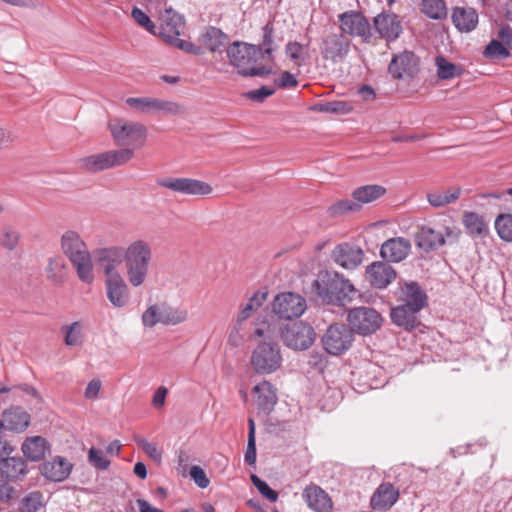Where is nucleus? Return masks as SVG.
Wrapping results in <instances>:
<instances>
[{
    "instance_id": "f257e3e1",
    "label": "nucleus",
    "mask_w": 512,
    "mask_h": 512,
    "mask_svg": "<svg viewBox=\"0 0 512 512\" xmlns=\"http://www.w3.org/2000/svg\"><path fill=\"white\" fill-rule=\"evenodd\" d=\"M312 288L322 303L335 306L351 302L357 293L349 279L332 270L319 271Z\"/></svg>"
},
{
    "instance_id": "f03ea898",
    "label": "nucleus",
    "mask_w": 512,
    "mask_h": 512,
    "mask_svg": "<svg viewBox=\"0 0 512 512\" xmlns=\"http://www.w3.org/2000/svg\"><path fill=\"white\" fill-rule=\"evenodd\" d=\"M152 260V245L144 239L131 241L125 247V275L132 287H140L146 282Z\"/></svg>"
},
{
    "instance_id": "7ed1b4c3",
    "label": "nucleus",
    "mask_w": 512,
    "mask_h": 512,
    "mask_svg": "<svg viewBox=\"0 0 512 512\" xmlns=\"http://www.w3.org/2000/svg\"><path fill=\"white\" fill-rule=\"evenodd\" d=\"M60 248L74 267L78 278L91 284L94 281L93 262L80 234L74 230L65 231L60 238Z\"/></svg>"
},
{
    "instance_id": "20e7f679",
    "label": "nucleus",
    "mask_w": 512,
    "mask_h": 512,
    "mask_svg": "<svg viewBox=\"0 0 512 512\" xmlns=\"http://www.w3.org/2000/svg\"><path fill=\"white\" fill-rule=\"evenodd\" d=\"M226 52L230 64L238 70L241 76L254 77L272 73L270 68L256 66L261 54L260 48L256 45L235 41L228 46Z\"/></svg>"
},
{
    "instance_id": "39448f33",
    "label": "nucleus",
    "mask_w": 512,
    "mask_h": 512,
    "mask_svg": "<svg viewBox=\"0 0 512 512\" xmlns=\"http://www.w3.org/2000/svg\"><path fill=\"white\" fill-rule=\"evenodd\" d=\"M254 335L265 338L252 351L250 362L254 371L263 375L276 372L282 365L280 346L276 342L266 340L270 338L269 329L258 327Z\"/></svg>"
},
{
    "instance_id": "423d86ee",
    "label": "nucleus",
    "mask_w": 512,
    "mask_h": 512,
    "mask_svg": "<svg viewBox=\"0 0 512 512\" xmlns=\"http://www.w3.org/2000/svg\"><path fill=\"white\" fill-rule=\"evenodd\" d=\"M109 128L115 143L124 149L134 151L145 144L147 128L141 123L116 120L109 124Z\"/></svg>"
},
{
    "instance_id": "0eeeda50",
    "label": "nucleus",
    "mask_w": 512,
    "mask_h": 512,
    "mask_svg": "<svg viewBox=\"0 0 512 512\" xmlns=\"http://www.w3.org/2000/svg\"><path fill=\"white\" fill-rule=\"evenodd\" d=\"M132 158V149L110 150L79 159L78 167L87 172L97 173L113 167L125 165Z\"/></svg>"
},
{
    "instance_id": "6e6552de",
    "label": "nucleus",
    "mask_w": 512,
    "mask_h": 512,
    "mask_svg": "<svg viewBox=\"0 0 512 512\" xmlns=\"http://www.w3.org/2000/svg\"><path fill=\"white\" fill-rule=\"evenodd\" d=\"M346 320L352 333H357L361 336L376 333L383 323L381 314L369 306H359L350 309Z\"/></svg>"
},
{
    "instance_id": "1a4fd4ad",
    "label": "nucleus",
    "mask_w": 512,
    "mask_h": 512,
    "mask_svg": "<svg viewBox=\"0 0 512 512\" xmlns=\"http://www.w3.org/2000/svg\"><path fill=\"white\" fill-rule=\"evenodd\" d=\"M127 105L143 114H163V115H181L185 112L184 107L173 101L163 100L153 97H129L126 99Z\"/></svg>"
},
{
    "instance_id": "9d476101",
    "label": "nucleus",
    "mask_w": 512,
    "mask_h": 512,
    "mask_svg": "<svg viewBox=\"0 0 512 512\" xmlns=\"http://www.w3.org/2000/svg\"><path fill=\"white\" fill-rule=\"evenodd\" d=\"M160 187L186 196H206L213 192L212 186L204 181L187 177H165L157 179Z\"/></svg>"
},
{
    "instance_id": "9b49d317",
    "label": "nucleus",
    "mask_w": 512,
    "mask_h": 512,
    "mask_svg": "<svg viewBox=\"0 0 512 512\" xmlns=\"http://www.w3.org/2000/svg\"><path fill=\"white\" fill-rule=\"evenodd\" d=\"M340 32L350 37H358L362 42L369 43L372 38L371 25L368 19L358 11H346L338 15Z\"/></svg>"
},
{
    "instance_id": "f8f14e48",
    "label": "nucleus",
    "mask_w": 512,
    "mask_h": 512,
    "mask_svg": "<svg viewBox=\"0 0 512 512\" xmlns=\"http://www.w3.org/2000/svg\"><path fill=\"white\" fill-rule=\"evenodd\" d=\"M284 344L294 350H306L315 341L316 333L310 325L300 321L281 328Z\"/></svg>"
},
{
    "instance_id": "ddd939ff",
    "label": "nucleus",
    "mask_w": 512,
    "mask_h": 512,
    "mask_svg": "<svg viewBox=\"0 0 512 512\" xmlns=\"http://www.w3.org/2000/svg\"><path fill=\"white\" fill-rule=\"evenodd\" d=\"M351 40L339 32L324 35L320 42V53L324 60L332 63L342 62L350 52Z\"/></svg>"
},
{
    "instance_id": "4468645a",
    "label": "nucleus",
    "mask_w": 512,
    "mask_h": 512,
    "mask_svg": "<svg viewBox=\"0 0 512 512\" xmlns=\"http://www.w3.org/2000/svg\"><path fill=\"white\" fill-rule=\"evenodd\" d=\"M306 300L293 292L278 294L272 303L273 313L280 319L292 320L299 318L306 310Z\"/></svg>"
},
{
    "instance_id": "2eb2a0df",
    "label": "nucleus",
    "mask_w": 512,
    "mask_h": 512,
    "mask_svg": "<svg viewBox=\"0 0 512 512\" xmlns=\"http://www.w3.org/2000/svg\"><path fill=\"white\" fill-rule=\"evenodd\" d=\"M353 333L344 324L329 326L322 338L324 349L331 355H340L347 351L353 342Z\"/></svg>"
},
{
    "instance_id": "dca6fc26",
    "label": "nucleus",
    "mask_w": 512,
    "mask_h": 512,
    "mask_svg": "<svg viewBox=\"0 0 512 512\" xmlns=\"http://www.w3.org/2000/svg\"><path fill=\"white\" fill-rule=\"evenodd\" d=\"M388 71L395 79L414 77L419 71V59L411 51L395 54L388 66Z\"/></svg>"
},
{
    "instance_id": "f3484780",
    "label": "nucleus",
    "mask_w": 512,
    "mask_h": 512,
    "mask_svg": "<svg viewBox=\"0 0 512 512\" xmlns=\"http://www.w3.org/2000/svg\"><path fill=\"white\" fill-rule=\"evenodd\" d=\"M375 31L387 42H393L400 37L403 31L402 23L393 12L382 11L373 19Z\"/></svg>"
},
{
    "instance_id": "a211bd4d",
    "label": "nucleus",
    "mask_w": 512,
    "mask_h": 512,
    "mask_svg": "<svg viewBox=\"0 0 512 512\" xmlns=\"http://www.w3.org/2000/svg\"><path fill=\"white\" fill-rule=\"evenodd\" d=\"M331 258L340 267L353 270L363 262L364 252L359 246L344 242L334 247Z\"/></svg>"
},
{
    "instance_id": "6ab92c4d",
    "label": "nucleus",
    "mask_w": 512,
    "mask_h": 512,
    "mask_svg": "<svg viewBox=\"0 0 512 512\" xmlns=\"http://www.w3.org/2000/svg\"><path fill=\"white\" fill-rule=\"evenodd\" d=\"M397 301L400 304L422 310L428 302L426 292L415 281L400 282L396 292Z\"/></svg>"
},
{
    "instance_id": "aec40b11",
    "label": "nucleus",
    "mask_w": 512,
    "mask_h": 512,
    "mask_svg": "<svg viewBox=\"0 0 512 512\" xmlns=\"http://www.w3.org/2000/svg\"><path fill=\"white\" fill-rule=\"evenodd\" d=\"M106 295L110 303L116 308L125 307L130 299L127 283L120 273H112L105 277Z\"/></svg>"
},
{
    "instance_id": "412c9836",
    "label": "nucleus",
    "mask_w": 512,
    "mask_h": 512,
    "mask_svg": "<svg viewBox=\"0 0 512 512\" xmlns=\"http://www.w3.org/2000/svg\"><path fill=\"white\" fill-rule=\"evenodd\" d=\"M396 276L395 269L388 262L376 261L366 268V278L376 289H385L396 279Z\"/></svg>"
},
{
    "instance_id": "4be33fe9",
    "label": "nucleus",
    "mask_w": 512,
    "mask_h": 512,
    "mask_svg": "<svg viewBox=\"0 0 512 512\" xmlns=\"http://www.w3.org/2000/svg\"><path fill=\"white\" fill-rule=\"evenodd\" d=\"M97 262L102 266L105 277H110L112 273H120L117 265L124 262L125 247L110 246L97 249L95 251Z\"/></svg>"
},
{
    "instance_id": "5701e85b",
    "label": "nucleus",
    "mask_w": 512,
    "mask_h": 512,
    "mask_svg": "<svg viewBox=\"0 0 512 512\" xmlns=\"http://www.w3.org/2000/svg\"><path fill=\"white\" fill-rule=\"evenodd\" d=\"M410 251V241L403 237H396L390 238L382 244L380 256L386 262L399 263L409 255Z\"/></svg>"
},
{
    "instance_id": "b1692460",
    "label": "nucleus",
    "mask_w": 512,
    "mask_h": 512,
    "mask_svg": "<svg viewBox=\"0 0 512 512\" xmlns=\"http://www.w3.org/2000/svg\"><path fill=\"white\" fill-rule=\"evenodd\" d=\"M302 498L314 512H331L333 504L329 495L318 485L310 484L302 492Z\"/></svg>"
},
{
    "instance_id": "393cba45",
    "label": "nucleus",
    "mask_w": 512,
    "mask_h": 512,
    "mask_svg": "<svg viewBox=\"0 0 512 512\" xmlns=\"http://www.w3.org/2000/svg\"><path fill=\"white\" fill-rule=\"evenodd\" d=\"M420 311L413 307L399 304L391 309L390 317L395 325L407 331H412L420 325Z\"/></svg>"
},
{
    "instance_id": "a878e982",
    "label": "nucleus",
    "mask_w": 512,
    "mask_h": 512,
    "mask_svg": "<svg viewBox=\"0 0 512 512\" xmlns=\"http://www.w3.org/2000/svg\"><path fill=\"white\" fill-rule=\"evenodd\" d=\"M73 465L65 458L57 456L41 466L42 475L54 482H61L67 479L72 471Z\"/></svg>"
},
{
    "instance_id": "bb28decb",
    "label": "nucleus",
    "mask_w": 512,
    "mask_h": 512,
    "mask_svg": "<svg viewBox=\"0 0 512 512\" xmlns=\"http://www.w3.org/2000/svg\"><path fill=\"white\" fill-rule=\"evenodd\" d=\"M160 21L161 35L167 41H172L179 36L184 26L182 16L172 8H167L160 13Z\"/></svg>"
},
{
    "instance_id": "cd10ccee",
    "label": "nucleus",
    "mask_w": 512,
    "mask_h": 512,
    "mask_svg": "<svg viewBox=\"0 0 512 512\" xmlns=\"http://www.w3.org/2000/svg\"><path fill=\"white\" fill-rule=\"evenodd\" d=\"M63 342L67 347H81L87 336V328L82 320L63 324L60 327Z\"/></svg>"
},
{
    "instance_id": "c85d7f7f",
    "label": "nucleus",
    "mask_w": 512,
    "mask_h": 512,
    "mask_svg": "<svg viewBox=\"0 0 512 512\" xmlns=\"http://www.w3.org/2000/svg\"><path fill=\"white\" fill-rule=\"evenodd\" d=\"M69 267L61 255H53L47 259L45 274L47 280L55 286H62L68 277Z\"/></svg>"
},
{
    "instance_id": "c756f323",
    "label": "nucleus",
    "mask_w": 512,
    "mask_h": 512,
    "mask_svg": "<svg viewBox=\"0 0 512 512\" xmlns=\"http://www.w3.org/2000/svg\"><path fill=\"white\" fill-rule=\"evenodd\" d=\"M399 498V491L391 483H382L371 497V506L375 510L391 508Z\"/></svg>"
},
{
    "instance_id": "7c9ffc66",
    "label": "nucleus",
    "mask_w": 512,
    "mask_h": 512,
    "mask_svg": "<svg viewBox=\"0 0 512 512\" xmlns=\"http://www.w3.org/2000/svg\"><path fill=\"white\" fill-rule=\"evenodd\" d=\"M416 245L426 251H433L445 244L443 232L436 231L429 226H422L415 236Z\"/></svg>"
},
{
    "instance_id": "2f4dec72",
    "label": "nucleus",
    "mask_w": 512,
    "mask_h": 512,
    "mask_svg": "<svg viewBox=\"0 0 512 512\" xmlns=\"http://www.w3.org/2000/svg\"><path fill=\"white\" fill-rule=\"evenodd\" d=\"M27 472V464L21 457H7L0 460V476L8 481L20 480Z\"/></svg>"
},
{
    "instance_id": "473e14b6",
    "label": "nucleus",
    "mask_w": 512,
    "mask_h": 512,
    "mask_svg": "<svg viewBox=\"0 0 512 512\" xmlns=\"http://www.w3.org/2000/svg\"><path fill=\"white\" fill-rule=\"evenodd\" d=\"M452 22L460 32H471L478 24V13L471 7H455Z\"/></svg>"
},
{
    "instance_id": "72a5a7b5",
    "label": "nucleus",
    "mask_w": 512,
    "mask_h": 512,
    "mask_svg": "<svg viewBox=\"0 0 512 512\" xmlns=\"http://www.w3.org/2000/svg\"><path fill=\"white\" fill-rule=\"evenodd\" d=\"M253 392L256 394L258 409L265 414L270 413L277 402L276 389L273 385L268 381H262L254 387Z\"/></svg>"
},
{
    "instance_id": "f704fd0d",
    "label": "nucleus",
    "mask_w": 512,
    "mask_h": 512,
    "mask_svg": "<svg viewBox=\"0 0 512 512\" xmlns=\"http://www.w3.org/2000/svg\"><path fill=\"white\" fill-rule=\"evenodd\" d=\"M2 416L5 430L22 432L30 423V415L19 407L6 410Z\"/></svg>"
},
{
    "instance_id": "c9c22d12",
    "label": "nucleus",
    "mask_w": 512,
    "mask_h": 512,
    "mask_svg": "<svg viewBox=\"0 0 512 512\" xmlns=\"http://www.w3.org/2000/svg\"><path fill=\"white\" fill-rule=\"evenodd\" d=\"M23 454L31 461H40L48 449L47 441L41 436L27 438L22 444Z\"/></svg>"
},
{
    "instance_id": "e433bc0d",
    "label": "nucleus",
    "mask_w": 512,
    "mask_h": 512,
    "mask_svg": "<svg viewBox=\"0 0 512 512\" xmlns=\"http://www.w3.org/2000/svg\"><path fill=\"white\" fill-rule=\"evenodd\" d=\"M228 42V36L219 28L209 27L202 35L203 45L211 52H219Z\"/></svg>"
},
{
    "instance_id": "4c0bfd02",
    "label": "nucleus",
    "mask_w": 512,
    "mask_h": 512,
    "mask_svg": "<svg viewBox=\"0 0 512 512\" xmlns=\"http://www.w3.org/2000/svg\"><path fill=\"white\" fill-rule=\"evenodd\" d=\"M461 194V189L458 187L450 188L448 190L432 191L427 193V201L435 208L446 206L455 202Z\"/></svg>"
},
{
    "instance_id": "58836bf2",
    "label": "nucleus",
    "mask_w": 512,
    "mask_h": 512,
    "mask_svg": "<svg viewBox=\"0 0 512 512\" xmlns=\"http://www.w3.org/2000/svg\"><path fill=\"white\" fill-rule=\"evenodd\" d=\"M386 192L381 185H366L354 190L352 196L359 205L367 204L379 199Z\"/></svg>"
},
{
    "instance_id": "ea45409f",
    "label": "nucleus",
    "mask_w": 512,
    "mask_h": 512,
    "mask_svg": "<svg viewBox=\"0 0 512 512\" xmlns=\"http://www.w3.org/2000/svg\"><path fill=\"white\" fill-rule=\"evenodd\" d=\"M463 224L467 233L472 237L485 235L488 231L487 223L483 217L475 212H466L463 216Z\"/></svg>"
},
{
    "instance_id": "a19ab883",
    "label": "nucleus",
    "mask_w": 512,
    "mask_h": 512,
    "mask_svg": "<svg viewBox=\"0 0 512 512\" xmlns=\"http://www.w3.org/2000/svg\"><path fill=\"white\" fill-rule=\"evenodd\" d=\"M21 240L20 231L11 224H4L0 228V246L6 251H14Z\"/></svg>"
},
{
    "instance_id": "79ce46f5",
    "label": "nucleus",
    "mask_w": 512,
    "mask_h": 512,
    "mask_svg": "<svg viewBox=\"0 0 512 512\" xmlns=\"http://www.w3.org/2000/svg\"><path fill=\"white\" fill-rule=\"evenodd\" d=\"M352 109V105L346 101L319 102L311 107L312 111L335 115H346L350 113Z\"/></svg>"
},
{
    "instance_id": "37998d69",
    "label": "nucleus",
    "mask_w": 512,
    "mask_h": 512,
    "mask_svg": "<svg viewBox=\"0 0 512 512\" xmlns=\"http://www.w3.org/2000/svg\"><path fill=\"white\" fill-rule=\"evenodd\" d=\"M266 297L267 293L265 292H255L253 296L248 300V302L241 306V309L237 316L238 325H241L243 321H245L251 316L253 311L261 307L262 304L265 302Z\"/></svg>"
},
{
    "instance_id": "c03bdc74",
    "label": "nucleus",
    "mask_w": 512,
    "mask_h": 512,
    "mask_svg": "<svg viewBox=\"0 0 512 512\" xmlns=\"http://www.w3.org/2000/svg\"><path fill=\"white\" fill-rule=\"evenodd\" d=\"M435 65L437 67V76L441 80H450L462 74V68L449 62L443 56L436 57Z\"/></svg>"
},
{
    "instance_id": "a18cd8bd",
    "label": "nucleus",
    "mask_w": 512,
    "mask_h": 512,
    "mask_svg": "<svg viewBox=\"0 0 512 512\" xmlns=\"http://www.w3.org/2000/svg\"><path fill=\"white\" fill-rule=\"evenodd\" d=\"M163 325H178L187 321L188 310L181 307H172L164 304Z\"/></svg>"
},
{
    "instance_id": "49530a36",
    "label": "nucleus",
    "mask_w": 512,
    "mask_h": 512,
    "mask_svg": "<svg viewBox=\"0 0 512 512\" xmlns=\"http://www.w3.org/2000/svg\"><path fill=\"white\" fill-rule=\"evenodd\" d=\"M421 11L431 19H442L447 15L444 0H422Z\"/></svg>"
},
{
    "instance_id": "de8ad7c7",
    "label": "nucleus",
    "mask_w": 512,
    "mask_h": 512,
    "mask_svg": "<svg viewBox=\"0 0 512 512\" xmlns=\"http://www.w3.org/2000/svg\"><path fill=\"white\" fill-rule=\"evenodd\" d=\"M164 303L150 305L142 314V323L145 327L152 328L158 323L163 324Z\"/></svg>"
},
{
    "instance_id": "09e8293b",
    "label": "nucleus",
    "mask_w": 512,
    "mask_h": 512,
    "mask_svg": "<svg viewBox=\"0 0 512 512\" xmlns=\"http://www.w3.org/2000/svg\"><path fill=\"white\" fill-rule=\"evenodd\" d=\"M495 229L502 240L512 242V215L500 214L495 220Z\"/></svg>"
},
{
    "instance_id": "8fccbe9b",
    "label": "nucleus",
    "mask_w": 512,
    "mask_h": 512,
    "mask_svg": "<svg viewBox=\"0 0 512 512\" xmlns=\"http://www.w3.org/2000/svg\"><path fill=\"white\" fill-rule=\"evenodd\" d=\"M244 460L248 465H254L256 462L255 422L252 418L248 419V443Z\"/></svg>"
},
{
    "instance_id": "3c124183",
    "label": "nucleus",
    "mask_w": 512,
    "mask_h": 512,
    "mask_svg": "<svg viewBox=\"0 0 512 512\" xmlns=\"http://www.w3.org/2000/svg\"><path fill=\"white\" fill-rule=\"evenodd\" d=\"M273 32H274V29H273V26L271 23H267L264 27H263V40L261 42V44L259 46H257L258 48H260L261 50V54H260V58L261 57H264V56H268L270 59H272V54H273Z\"/></svg>"
},
{
    "instance_id": "603ef678",
    "label": "nucleus",
    "mask_w": 512,
    "mask_h": 512,
    "mask_svg": "<svg viewBox=\"0 0 512 512\" xmlns=\"http://www.w3.org/2000/svg\"><path fill=\"white\" fill-rule=\"evenodd\" d=\"M43 506V496L39 491H33L23 497L21 501L22 512H36Z\"/></svg>"
},
{
    "instance_id": "864d4df0",
    "label": "nucleus",
    "mask_w": 512,
    "mask_h": 512,
    "mask_svg": "<svg viewBox=\"0 0 512 512\" xmlns=\"http://www.w3.org/2000/svg\"><path fill=\"white\" fill-rule=\"evenodd\" d=\"M483 55L490 60L504 59L509 56L508 50L504 45L497 41L492 40L485 48Z\"/></svg>"
},
{
    "instance_id": "5fc2aeb1",
    "label": "nucleus",
    "mask_w": 512,
    "mask_h": 512,
    "mask_svg": "<svg viewBox=\"0 0 512 512\" xmlns=\"http://www.w3.org/2000/svg\"><path fill=\"white\" fill-rule=\"evenodd\" d=\"M88 462L98 470H106L110 466V460L105 458L103 452L94 447L88 451Z\"/></svg>"
},
{
    "instance_id": "6e6d98bb",
    "label": "nucleus",
    "mask_w": 512,
    "mask_h": 512,
    "mask_svg": "<svg viewBox=\"0 0 512 512\" xmlns=\"http://www.w3.org/2000/svg\"><path fill=\"white\" fill-rule=\"evenodd\" d=\"M251 481L263 497L272 503L277 501L278 493L270 488V486L265 481L254 474L251 475Z\"/></svg>"
},
{
    "instance_id": "4d7b16f0",
    "label": "nucleus",
    "mask_w": 512,
    "mask_h": 512,
    "mask_svg": "<svg viewBox=\"0 0 512 512\" xmlns=\"http://www.w3.org/2000/svg\"><path fill=\"white\" fill-rule=\"evenodd\" d=\"M359 208H360V205L357 203V201H352V200L346 199V200H341V201L335 203L334 205H332L329 208V213L332 216H339L346 212L357 211V210H359Z\"/></svg>"
},
{
    "instance_id": "13d9d810",
    "label": "nucleus",
    "mask_w": 512,
    "mask_h": 512,
    "mask_svg": "<svg viewBox=\"0 0 512 512\" xmlns=\"http://www.w3.org/2000/svg\"><path fill=\"white\" fill-rule=\"evenodd\" d=\"M132 18L138 25L146 29L150 33H155V24L151 21L150 17L140 8L133 7L131 11Z\"/></svg>"
},
{
    "instance_id": "bf43d9fd",
    "label": "nucleus",
    "mask_w": 512,
    "mask_h": 512,
    "mask_svg": "<svg viewBox=\"0 0 512 512\" xmlns=\"http://www.w3.org/2000/svg\"><path fill=\"white\" fill-rule=\"evenodd\" d=\"M135 442L153 461L161 462L162 451L155 444L150 443L141 437H136Z\"/></svg>"
},
{
    "instance_id": "052dcab7",
    "label": "nucleus",
    "mask_w": 512,
    "mask_h": 512,
    "mask_svg": "<svg viewBox=\"0 0 512 512\" xmlns=\"http://www.w3.org/2000/svg\"><path fill=\"white\" fill-rule=\"evenodd\" d=\"M190 476L200 488H206L210 483L204 470L200 466H192Z\"/></svg>"
},
{
    "instance_id": "680f3d73",
    "label": "nucleus",
    "mask_w": 512,
    "mask_h": 512,
    "mask_svg": "<svg viewBox=\"0 0 512 512\" xmlns=\"http://www.w3.org/2000/svg\"><path fill=\"white\" fill-rule=\"evenodd\" d=\"M275 93V89L267 86H262L259 89L249 91L247 93V96L249 99L256 101V102H262L267 97L273 95Z\"/></svg>"
},
{
    "instance_id": "e2e57ef3",
    "label": "nucleus",
    "mask_w": 512,
    "mask_h": 512,
    "mask_svg": "<svg viewBox=\"0 0 512 512\" xmlns=\"http://www.w3.org/2000/svg\"><path fill=\"white\" fill-rule=\"evenodd\" d=\"M102 388V382L100 379H92L88 384L84 392V397L88 400H96L99 397L100 390Z\"/></svg>"
},
{
    "instance_id": "0e129e2a",
    "label": "nucleus",
    "mask_w": 512,
    "mask_h": 512,
    "mask_svg": "<svg viewBox=\"0 0 512 512\" xmlns=\"http://www.w3.org/2000/svg\"><path fill=\"white\" fill-rule=\"evenodd\" d=\"M303 46L296 41H291L286 44L285 52L287 56L295 63H297L301 58Z\"/></svg>"
},
{
    "instance_id": "69168bd1",
    "label": "nucleus",
    "mask_w": 512,
    "mask_h": 512,
    "mask_svg": "<svg viewBox=\"0 0 512 512\" xmlns=\"http://www.w3.org/2000/svg\"><path fill=\"white\" fill-rule=\"evenodd\" d=\"M276 85L281 88L295 87L298 84L296 77L288 71L281 74L280 78L275 81Z\"/></svg>"
},
{
    "instance_id": "338daca9",
    "label": "nucleus",
    "mask_w": 512,
    "mask_h": 512,
    "mask_svg": "<svg viewBox=\"0 0 512 512\" xmlns=\"http://www.w3.org/2000/svg\"><path fill=\"white\" fill-rule=\"evenodd\" d=\"M241 330V325H238L237 321L236 325L231 330L228 338L229 344L232 345L233 347H238L243 342L244 336Z\"/></svg>"
},
{
    "instance_id": "774afa93",
    "label": "nucleus",
    "mask_w": 512,
    "mask_h": 512,
    "mask_svg": "<svg viewBox=\"0 0 512 512\" xmlns=\"http://www.w3.org/2000/svg\"><path fill=\"white\" fill-rule=\"evenodd\" d=\"M498 36L506 45L512 47V28L509 26L501 27Z\"/></svg>"
}]
</instances>
